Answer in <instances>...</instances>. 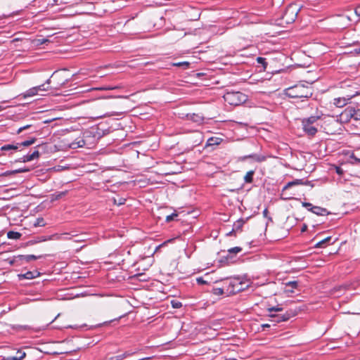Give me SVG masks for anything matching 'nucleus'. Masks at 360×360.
<instances>
[{
  "label": "nucleus",
  "mask_w": 360,
  "mask_h": 360,
  "mask_svg": "<svg viewBox=\"0 0 360 360\" xmlns=\"http://www.w3.org/2000/svg\"><path fill=\"white\" fill-rule=\"evenodd\" d=\"M285 94L292 98L307 99L312 96L313 92L311 86L298 84L286 89Z\"/></svg>",
  "instance_id": "1"
},
{
  "label": "nucleus",
  "mask_w": 360,
  "mask_h": 360,
  "mask_svg": "<svg viewBox=\"0 0 360 360\" xmlns=\"http://www.w3.org/2000/svg\"><path fill=\"white\" fill-rule=\"evenodd\" d=\"M322 116L313 115L302 120L303 131L309 136H314L319 127H322Z\"/></svg>",
  "instance_id": "2"
},
{
  "label": "nucleus",
  "mask_w": 360,
  "mask_h": 360,
  "mask_svg": "<svg viewBox=\"0 0 360 360\" xmlns=\"http://www.w3.org/2000/svg\"><path fill=\"white\" fill-rule=\"evenodd\" d=\"M322 116V127L324 131L328 134H335L340 126L338 119L333 116Z\"/></svg>",
  "instance_id": "3"
},
{
  "label": "nucleus",
  "mask_w": 360,
  "mask_h": 360,
  "mask_svg": "<svg viewBox=\"0 0 360 360\" xmlns=\"http://www.w3.org/2000/svg\"><path fill=\"white\" fill-rule=\"evenodd\" d=\"M224 99L231 105H240L248 100V96L240 91H231L224 95Z\"/></svg>",
  "instance_id": "4"
},
{
  "label": "nucleus",
  "mask_w": 360,
  "mask_h": 360,
  "mask_svg": "<svg viewBox=\"0 0 360 360\" xmlns=\"http://www.w3.org/2000/svg\"><path fill=\"white\" fill-rule=\"evenodd\" d=\"M37 141L35 137L30 138L29 139L22 141L20 143H16L15 144H6L1 148V150L6 151L9 150H21L22 147H28L34 144Z\"/></svg>",
  "instance_id": "5"
},
{
  "label": "nucleus",
  "mask_w": 360,
  "mask_h": 360,
  "mask_svg": "<svg viewBox=\"0 0 360 360\" xmlns=\"http://www.w3.org/2000/svg\"><path fill=\"white\" fill-rule=\"evenodd\" d=\"M297 13L298 10L297 9L296 6H290L286 8L283 18L287 23H290L295 21Z\"/></svg>",
  "instance_id": "6"
},
{
  "label": "nucleus",
  "mask_w": 360,
  "mask_h": 360,
  "mask_svg": "<svg viewBox=\"0 0 360 360\" xmlns=\"http://www.w3.org/2000/svg\"><path fill=\"white\" fill-rule=\"evenodd\" d=\"M357 94L356 92L352 94H347L345 96L334 98L333 104L338 108L345 106L348 102Z\"/></svg>",
  "instance_id": "7"
},
{
  "label": "nucleus",
  "mask_w": 360,
  "mask_h": 360,
  "mask_svg": "<svg viewBox=\"0 0 360 360\" xmlns=\"http://www.w3.org/2000/svg\"><path fill=\"white\" fill-rule=\"evenodd\" d=\"M218 282H221L223 284H224L226 288V293L229 294V290H235L236 285L238 283V278H225L216 281V283Z\"/></svg>",
  "instance_id": "8"
},
{
  "label": "nucleus",
  "mask_w": 360,
  "mask_h": 360,
  "mask_svg": "<svg viewBox=\"0 0 360 360\" xmlns=\"http://www.w3.org/2000/svg\"><path fill=\"white\" fill-rule=\"evenodd\" d=\"M347 118H354L355 120H360V108L355 109L352 107L347 108L343 113Z\"/></svg>",
  "instance_id": "9"
},
{
  "label": "nucleus",
  "mask_w": 360,
  "mask_h": 360,
  "mask_svg": "<svg viewBox=\"0 0 360 360\" xmlns=\"http://www.w3.org/2000/svg\"><path fill=\"white\" fill-rule=\"evenodd\" d=\"M41 257V256H35L34 255H19L14 257L13 262H20L22 264L23 262H30L32 260H36Z\"/></svg>",
  "instance_id": "10"
},
{
  "label": "nucleus",
  "mask_w": 360,
  "mask_h": 360,
  "mask_svg": "<svg viewBox=\"0 0 360 360\" xmlns=\"http://www.w3.org/2000/svg\"><path fill=\"white\" fill-rule=\"evenodd\" d=\"M46 89L44 88V84L39 85L37 86H34L30 88L27 91H26L23 94V98L31 97L37 95L39 91H46Z\"/></svg>",
  "instance_id": "11"
},
{
  "label": "nucleus",
  "mask_w": 360,
  "mask_h": 360,
  "mask_svg": "<svg viewBox=\"0 0 360 360\" xmlns=\"http://www.w3.org/2000/svg\"><path fill=\"white\" fill-rule=\"evenodd\" d=\"M39 157V152L37 150H35L33 153L30 154H27L20 158V162H30L34 159H37Z\"/></svg>",
  "instance_id": "12"
},
{
  "label": "nucleus",
  "mask_w": 360,
  "mask_h": 360,
  "mask_svg": "<svg viewBox=\"0 0 360 360\" xmlns=\"http://www.w3.org/2000/svg\"><path fill=\"white\" fill-rule=\"evenodd\" d=\"M295 315H296V313L294 311L290 310V311H286L285 314H281V319H276V320H274V321L276 323L286 321L289 320L290 318L295 316Z\"/></svg>",
  "instance_id": "13"
},
{
  "label": "nucleus",
  "mask_w": 360,
  "mask_h": 360,
  "mask_svg": "<svg viewBox=\"0 0 360 360\" xmlns=\"http://www.w3.org/2000/svg\"><path fill=\"white\" fill-rule=\"evenodd\" d=\"M306 183L304 182L303 179H295L292 181H290L288 182L283 188V190H282V192L283 193L284 191H285L286 190H288L289 188L292 187V186H297V185H302V184H305Z\"/></svg>",
  "instance_id": "14"
},
{
  "label": "nucleus",
  "mask_w": 360,
  "mask_h": 360,
  "mask_svg": "<svg viewBox=\"0 0 360 360\" xmlns=\"http://www.w3.org/2000/svg\"><path fill=\"white\" fill-rule=\"evenodd\" d=\"M311 212L316 214V215L324 216L328 214L329 213L326 208L319 206H314V207H311Z\"/></svg>",
  "instance_id": "15"
},
{
  "label": "nucleus",
  "mask_w": 360,
  "mask_h": 360,
  "mask_svg": "<svg viewBox=\"0 0 360 360\" xmlns=\"http://www.w3.org/2000/svg\"><path fill=\"white\" fill-rule=\"evenodd\" d=\"M39 276V272L37 271H27L24 274L19 275L20 277H22L25 279H32L34 278H37Z\"/></svg>",
  "instance_id": "16"
},
{
  "label": "nucleus",
  "mask_w": 360,
  "mask_h": 360,
  "mask_svg": "<svg viewBox=\"0 0 360 360\" xmlns=\"http://www.w3.org/2000/svg\"><path fill=\"white\" fill-rule=\"evenodd\" d=\"M244 285L245 283L238 278V283L236 285L235 290H229V294H236L245 290V287Z\"/></svg>",
  "instance_id": "17"
},
{
  "label": "nucleus",
  "mask_w": 360,
  "mask_h": 360,
  "mask_svg": "<svg viewBox=\"0 0 360 360\" xmlns=\"http://www.w3.org/2000/svg\"><path fill=\"white\" fill-rule=\"evenodd\" d=\"M245 223V221L243 219H239L237 220L233 226V229L231 232H238L241 231L242 227L243 226L244 224Z\"/></svg>",
  "instance_id": "18"
},
{
  "label": "nucleus",
  "mask_w": 360,
  "mask_h": 360,
  "mask_svg": "<svg viewBox=\"0 0 360 360\" xmlns=\"http://www.w3.org/2000/svg\"><path fill=\"white\" fill-rule=\"evenodd\" d=\"M67 193H68V191L56 192L51 195V201L58 200L62 198L63 197L67 195Z\"/></svg>",
  "instance_id": "19"
},
{
  "label": "nucleus",
  "mask_w": 360,
  "mask_h": 360,
  "mask_svg": "<svg viewBox=\"0 0 360 360\" xmlns=\"http://www.w3.org/2000/svg\"><path fill=\"white\" fill-rule=\"evenodd\" d=\"M242 251V248L240 247H234V248H231L230 249L228 250L227 252V255H226V258H229V257H231V256L233 255H236L239 252H240Z\"/></svg>",
  "instance_id": "20"
},
{
  "label": "nucleus",
  "mask_w": 360,
  "mask_h": 360,
  "mask_svg": "<svg viewBox=\"0 0 360 360\" xmlns=\"http://www.w3.org/2000/svg\"><path fill=\"white\" fill-rule=\"evenodd\" d=\"M22 234L19 232L10 231L7 233V237L9 239L18 240L20 239Z\"/></svg>",
  "instance_id": "21"
},
{
  "label": "nucleus",
  "mask_w": 360,
  "mask_h": 360,
  "mask_svg": "<svg viewBox=\"0 0 360 360\" xmlns=\"http://www.w3.org/2000/svg\"><path fill=\"white\" fill-rule=\"evenodd\" d=\"M255 174L254 170H250L244 176V181L245 183L251 184L253 181V176Z\"/></svg>",
  "instance_id": "22"
},
{
  "label": "nucleus",
  "mask_w": 360,
  "mask_h": 360,
  "mask_svg": "<svg viewBox=\"0 0 360 360\" xmlns=\"http://www.w3.org/2000/svg\"><path fill=\"white\" fill-rule=\"evenodd\" d=\"M17 354H20L19 356H8V357L6 358V360H22L26 356L25 352H22L20 350H18L17 352Z\"/></svg>",
  "instance_id": "23"
},
{
  "label": "nucleus",
  "mask_w": 360,
  "mask_h": 360,
  "mask_svg": "<svg viewBox=\"0 0 360 360\" xmlns=\"http://www.w3.org/2000/svg\"><path fill=\"white\" fill-rule=\"evenodd\" d=\"M212 292L216 295H222L224 293L226 292V288L224 284H223L222 286L220 288H213Z\"/></svg>",
  "instance_id": "24"
},
{
  "label": "nucleus",
  "mask_w": 360,
  "mask_h": 360,
  "mask_svg": "<svg viewBox=\"0 0 360 360\" xmlns=\"http://www.w3.org/2000/svg\"><path fill=\"white\" fill-rule=\"evenodd\" d=\"M186 117H187L188 120H193V122H199L202 120V117L197 114H192V115L188 114L186 115Z\"/></svg>",
  "instance_id": "25"
},
{
  "label": "nucleus",
  "mask_w": 360,
  "mask_h": 360,
  "mask_svg": "<svg viewBox=\"0 0 360 360\" xmlns=\"http://www.w3.org/2000/svg\"><path fill=\"white\" fill-rule=\"evenodd\" d=\"M331 239V237L329 236V237H327L324 239H323L322 240L318 242L316 245H315V248H323L326 246V245L330 240Z\"/></svg>",
  "instance_id": "26"
},
{
  "label": "nucleus",
  "mask_w": 360,
  "mask_h": 360,
  "mask_svg": "<svg viewBox=\"0 0 360 360\" xmlns=\"http://www.w3.org/2000/svg\"><path fill=\"white\" fill-rule=\"evenodd\" d=\"M253 158L255 160H256L257 162H263L266 160L265 156L258 155H255V154L245 156L244 158Z\"/></svg>",
  "instance_id": "27"
},
{
  "label": "nucleus",
  "mask_w": 360,
  "mask_h": 360,
  "mask_svg": "<svg viewBox=\"0 0 360 360\" xmlns=\"http://www.w3.org/2000/svg\"><path fill=\"white\" fill-rule=\"evenodd\" d=\"M172 65L175 67H181L183 69L186 70L189 68L190 63L188 62L184 61L179 63H172Z\"/></svg>",
  "instance_id": "28"
},
{
  "label": "nucleus",
  "mask_w": 360,
  "mask_h": 360,
  "mask_svg": "<svg viewBox=\"0 0 360 360\" xmlns=\"http://www.w3.org/2000/svg\"><path fill=\"white\" fill-rule=\"evenodd\" d=\"M285 285L292 288L291 290H288L289 291L293 292L292 289L297 288L298 282L297 281H289L285 283Z\"/></svg>",
  "instance_id": "29"
},
{
  "label": "nucleus",
  "mask_w": 360,
  "mask_h": 360,
  "mask_svg": "<svg viewBox=\"0 0 360 360\" xmlns=\"http://www.w3.org/2000/svg\"><path fill=\"white\" fill-rule=\"evenodd\" d=\"M84 144H85L84 141L82 139V140L79 141L77 143H75V142L72 143L70 145V147L72 148H79V147H82Z\"/></svg>",
  "instance_id": "30"
},
{
  "label": "nucleus",
  "mask_w": 360,
  "mask_h": 360,
  "mask_svg": "<svg viewBox=\"0 0 360 360\" xmlns=\"http://www.w3.org/2000/svg\"><path fill=\"white\" fill-rule=\"evenodd\" d=\"M218 138H214L212 137L207 140V146H213V145H218L219 142L218 141Z\"/></svg>",
  "instance_id": "31"
},
{
  "label": "nucleus",
  "mask_w": 360,
  "mask_h": 360,
  "mask_svg": "<svg viewBox=\"0 0 360 360\" xmlns=\"http://www.w3.org/2000/svg\"><path fill=\"white\" fill-rule=\"evenodd\" d=\"M257 61L259 64H261L263 66L264 70L266 69V65H267V63L266 62V58H262V57H257Z\"/></svg>",
  "instance_id": "32"
},
{
  "label": "nucleus",
  "mask_w": 360,
  "mask_h": 360,
  "mask_svg": "<svg viewBox=\"0 0 360 360\" xmlns=\"http://www.w3.org/2000/svg\"><path fill=\"white\" fill-rule=\"evenodd\" d=\"M44 219L43 218H37L34 224V226H45Z\"/></svg>",
  "instance_id": "33"
},
{
  "label": "nucleus",
  "mask_w": 360,
  "mask_h": 360,
  "mask_svg": "<svg viewBox=\"0 0 360 360\" xmlns=\"http://www.w3.org/2000/svg\"><path fill=\"white\" fill-rule=\"evenodd\" d=\"M130 355L131 353H129V352H126L121 355L115 356V360H123L124 359L127 358V356H129Z\"/></svg>",
  "instance_id": "34"
},
{
  "label": "nucleus",
  "mask_w": 360,
  "mask_h": 360,
  "mask_svg": "<svg viewBox=\"0 0 360 360\" xmlns=\"http://www.w3.org/2000/svg\"><path fill=\"white\" fill-rule=\"evenodd\" d=\"M32 126L31 124H27V125H25V126H22V127H20V128L17 130L16 133H17L18 134H20L22 131L26 130V129H32Z\"/></svg>",
  "instance_id": "35"
},
{
  "label": "nucleus",
  "mask_w": 360,
  "mask_h": 360,
  "mask_svg": "<svg viewBox=\"0 0 360 360\" xmlns=\"http://www.w3.org/2000/svg\"><path fill=\"white\" fill-rule=\"evenodd\" d=\"M172 306L174 309H179L182 307L181 302L176 301V300H172L171 302Z\"/></svg>",
  "instance_id": "36"
},
{
  "label": "nucleus",
  "mask_w": 360,
  "mask_h": 360,
  "mask_svg": "<svg viewBox=\"0 0 360 360\" xmlns=\"http://www.w3.org/2000/svg\"><path fill=\"white\" fill-rule=\"evenodd\" d=\"M120 87L119 86H103V87H100V88H98L97 89L98 90H113V89H119Z\"/></svg>",
  "instance_id": "37"
},
{
  "label": "nucleus",
  "mask_w": 360,
  "mask_h": 360,
  "mask_svg": "<svg viewBox=\"0 0 360 360\" xmlns=\"http://www.w3.org/2000/svg\"><path fill=\"white\" fill-rule=\"evenodd\" d=\"M302 206L306 207L310 212L312 210L311 207H314L311 203L305 202H302Z\"/></svg>",
  "instance_id": "38"
},
{
  "label": "nucleus",
  "mask_w": 360,
  "mask_h": 360,
  "mask_svg": "<svg viewBox=\"0 0 360 360\" xmlns=\"http://www.w3.org/2000/svg\"><path fill=\"white\" fill-rule=\"evenodd\" d=\"M178 214L176 213H172L170 215L167 216L166 221L169 222L173 220L175 217H177Z\"/></svg>",
  "instance_id": "39"
},
{
  "label": "nucleus",
  "mask_w": 360,
  "mask_h": 360,
  "mask_svg": "<svg viewBox=\"0 0 360 360\" xmlns=\"http://www.w3.org/2000/svg\"><path fill=\"white\" fill-rule=\"evenodd\" d=\"M282 311V308L281 307H270V308H268V311L269 312H272V311Z\"/></svg>",
  "instance_id": "40"
},
{
  "label": "nucleus",
  "mask_w": 360,
  "mask_h": 360,
  "mask_svg": "<svg viewBox=\"0 0 360 360\" xmlns=\"http://www.w3.org/2000/svg\"><path fill=\"white\" fill-rule=\"evenodd\" d=\"M350 159L351 160H353L352 162H360V158L356 157V155H354V153H352V155H350Z\"/></svg>",
  "instance_id": "41"
},
{
  "label": "nucleus",
  "mask_w": 360,
  "mask_h": 360,
  "mask_svg": "<svg viewBox=\"0 0 360 360\" xmlns=\"http://www.w3.org/2000/svg\"><path fill=\"white\" fill-rule=\"evenodd\" d=\"M271 318H273L274 320H276V319H281V314H270L269 315Z\"/></svg>",
  "instance_id": "42"
},
{
  "label": "nucleus",
  "mask_w": 360,
  "mask_h": 360,
  "mask_svg": "<svg viewBox=\"0 0 360 360\" xmlns=\"http://www.w3.org/2000/svg\"><path fill=\"white\" fill-rule=\"evenodd\" d=\"M11 174H14L13 170V171H6V172H4L1 174V176H9V175H11Z\"/></svg>",
  "instance_id": "43"
},
{
  "label": "nucleus",
  "mask_w": 360,
  "mask_h": 360,
  "mask_svg": "<svg viewBox=\"0 0 360 360\" xmlns=\"http://www.w3.org/2000/svg\"><path fill=\"white\" fill-rule=\"evenodd\" d=\"M196 281H197V283L198 284H205V283H206V281L202 277L198 278L196 279Z\"/></svg>",
  "instance_id": "44"
},
{
  "label": "nucleus",
  "mask_w": 360,
  "mask_h": 360,
  "mask_svg": "<svg viewBox=\"0 0 360 360\" xmlns=\"http://www.w3.org/2000/svg\"><path fill=\"white\" fill-rule=\"evenodd\" d=\"M28 169H15V170H13V172L14 174H17V173H21V172H27Z\"/></svg>",
  "instance_id": "45"
},
{
  "label": "nucleus",
  "mask_w": 360,
  "mask_h": 360,
  "mask_svg": "<svg viewBox=\"0 0 360 360\" xmlns=\"http://www.w3.org/2000/svg\"><path fill=\"white\" fill-rule=\"evenodd\" d=\"M114 201H115V204H117V205H123V204H124L125 199H124V198H120V199L119 200V202H117L116 200H115Z\"/></svg>",
  "instance_id": "46"
},
{
  "label": "nucleus",
  "mask_w": 360,
  "mask_h": 360,
  "mask_svg": "<svg viewBox=\"0 0 360 360\" xmlns=\"http://www.w3.org/2000/svg\"><path fill=\"white\" fill-rule=\"evenodd\" d=\"M174 239H169V240H167L166 241H165L163 243H162L159 247H162V246H164L166 244L169 243H171L174 240Z\"/></svg>",
  "instance_id": "47"
},
{
  "label": "nucleus",
  "mask_w": 360,
  "mask_h": 360,
  "mask_svg": "<svg viewBox=\"0 0 360 360\" xmlns=\"http://www.w3.org/2000/svg\"><path fill=\"white\" fill-rule=\"evenodd\" d=\"M355 13L358 15V16H360V5H359L356 9H355Z\"/></svg>",
  "instance_id": "48"
},
{
  "label": "nucleus",
  "mask_w": 360,
  "mask_h": 360,
  "mask_svg": "<svg viewBox=\"0 0 360 360\" xmlns=\"http://www.w3.org/2000/svg\"><path fill=\"white\" fill-rule=\"evenodd\" d=\"M354 51L356 54H360V47L359 49H356Z\"/></svg>",
  "instance_id": "49"
},
{
  "label": "nucleus",
  "mask_w": 360,
  "mask_h": 360,
  "mask_svg": "<svg viewBox=\"0 0 360 360\" xmlns=\"http://www.w3.org/2000/svg\"><path fill=\"white\" fill-rule=\"evenodd\" d=\"M112 115H113V114H105L104 115L101 116V117H110V116H112Z\"/></svg>",
  "instance_id": "50"
},
{
  "label": "nucleus",
  "mask_w": 360,
  "mask_h": 360,
  "mask_svg": "<svg viewBox=\"0 0 360 360\" xmlns=\"http://www.w3.org/2000/svg\"><path fill=\"white\" fill-rule=\"evenodd\" d=\"M263 214H264V216H266V215H267V214H268V210H267V209H265V210L263 211Z\"/></svg>",
  "instance_id": "51"
},
{
  "label": "nucleus",
  "mask_w": 360,
  "mask_h": 360,
  "mask_svg": "<svg viewBox=\"0 0 360 360\" xmlns=\"http://www.w3.org/2000/svg\"><path fill=\"white\" fill-rule=\"evenodd\" d=\"M262 328H269V327H270V325H269V324H263V325L262 326Z\"/></svg>",
  "instance_id": "52"
},
{
  "label": "nucleus",
  "mask_w": 360,
  "mask_h": 360,
  "mask_svg": "<svg viewBox=\"0 0 360 360\" xmlns=\"http://www.w3.org/2000/svg\"><path fill=\"white\" fill-rule=\"evenodd\" d=\"M306 229H307V226H306V225H304V226L302 227V230H301V231H302V232H303V231H305V230H306Z\"/></svg>",
  "instance_id": "53"
},
{
  "label": "nucleus",
  "mask_w": 360,
  "mask_h": 360,
  "mask_svg": "<svg viewBox=\"0 0 360 360\" xmlns=\"http://www.w3.org/2000/svg\"><path fill=\"white\" fill-rule=\"evenodd\" d=\"M4 109H6V107H4V106H3V105H0V111L3 110H4Z\"/></svg>",
  "instance_id": "54"
},
{
  "label": "nucleus",
  "mask_w": 360,
  "mask_h": 360,
  "mask_svg": "<svg viewBox=\"0 0 360 360\" xmlns=\"http://www.w3.org/2000/svg\"><path fill=\"white\" fill-rule=\"evenodd\" d=\"M63 235L65 236L64 238H68L67 236L69 235V233H63Z\"/></svg>",
  "instance_id": "55"
},
{
  "label": "nucleus",
  "mask_w": 360,
  "mask_h": 360,
  "mask_svg": "<svg viewBox=\"0 0 360 360\" xmlns=\"http://www.w3.org/2000/svg\"><path fill=\"white\" fill-rule=\"evenodd\" d=\"M0 360H6V357L0 356Z\"/></svg>",
  "instance_id": "56"
},
{
  "label": "nucleus",
  "mask_w": 360,
  "mask_h": 360,
  "mask_svg": "<svg viewBox=\"0 0 360 360\" xmlns=\"http://www.w3.org/2000/svg\"><path fill=\"white\" fill-rule=\"evenodd\" d=\"M84 239H81V240H75V241H84Z\"/></svg>",
  "instance_id": "57"
},
{
  "label": "nucleus",
  "mask_w": 360,
  "mask_h": 360,
  "mask_svg": "<svg viewBox=\"0 0 360 360\" xmlns=\"http://www.w3.org/2000/svg\"><path fill=\"white\" fill-rule=\"evenodd\" d=\"M110 360H115V357H112Z\"/></svg>",
  "instance_id": "58"
},
{
  "label": "nucleus",
  "mask_w": 360,
  "mask_h": 360,
  "mask_svg": "<svg viewBox=\"0 0 360 360\" xmlns=\"http://www.w3.org/2000/svg\"><path fill=\"white\" fill-rule=\"evenodd\" d=\"M6 102H7V101H4L2 102V103H6Z\"/></svg>",
  "instance_id": "59"
},
{
  "label": "nucleus",
  "mask_w": 360,
  "mask_h": 360,
  "mask_svg": "<svg viewBox=\"0 0 360 360\" xmlns=\"http://www.w3.org/2000/svg\"><path fill=\"white\" fill-rule=\"evenodd\" d=\"M19 355H20L19 354L16 353V356H19Z\"/></svg>",
  "instance_id": "60"
}]
</instances>
